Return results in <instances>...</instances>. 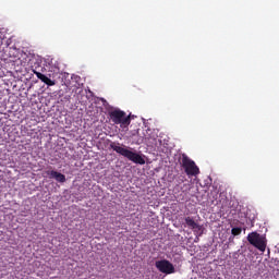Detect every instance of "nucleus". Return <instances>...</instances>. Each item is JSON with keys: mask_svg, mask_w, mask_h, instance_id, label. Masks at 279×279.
Instances as JSON below:
<instances>
[{"mask_svg": "<svg viewBox=\"0 0 279 279\" xmlns=\"http://www.w3.org/2000/svg\"><path fill=\"white\" fill-rule=\"evenodd\" d=\"M110 148L113 149V151L117 154H120V156H123V158L134 162L135 165H145V156L122 147L119 143L111 142Z\"/></svg>", "mask_w": 279, "mask_h": 279, "instance_id": "1", "label": "nucleus"}, {"mask_svg": "<svg viewBox=\"0 0 279 279\" xmlns=\"http://www.w3.org/2000/svg\"><path fill=\"white\" fill-rule=\"evenodd\" d=\"M109 119L112 121V123H114V125H120L121 128H129L132 123L130 116L120 109L110 111Z\"/></svg>", "mask_w": 279, "mask_h": 279, "instance_id": "2", "label": "nucleus"}, {"mask_svg": "<svg viewBox=\"0 0 279 279\" xmlns=\"http://www.w3.org/2000/svg\"><path fill=\"white\" fill-rule=\"evenodd\" d=\"M247 241L253 247H256V250H259V252H265L267 250V242L265 241V238L260 235V233L254 231L248 233Z\"/></svg>", "mask_w": 279, "mask_h": 279, "instance_id": "3", "label": "nucleus"}, {"mask_svg": "<svg viewBox=\"0 0 279 279\" xmlns=\"http://www.w3.org/2000/svg\"><path fill=\"white\" fill-rule=\"evenodd\" d=\"M181 166L183 167L186 175H199V168L195 165V161L186 156V154L182 155Z\"/></svg>", "mask_w": 279, "mask_h": 279, "instance_id": "4", "label": "nucleus"}, {"mask_svg": "<svg viewBox=\"0 0 279 279\" xmlns=\"http://www.w3.org/2000/svg\"><path fill=\"white\" fill-rule=\"evenodd\" d=\"M32 71L34 75H36V77L40 80V82H44V84H46V86H56V81L51 80V74H43L45 73V68H40V65L34 68L33 65Z\"/></svg>", "mask_w": 279, "mask_h": 279, "instance_id": "5", "label": "nucleus"}, {"mask_svg": "<svg viewBox=\"0 0 279 279\" xmlns=\"http://www.w3.org/2000/svg\"><path fill=\"white\" fill-rule=\"evenodd\" d=\"M155 267L161 274H166V275L175 274V267L173 266V264H171V262L167 259L157 260L155 263Z\"/></svg>", "mask_w": 279, "mask_h": 279, "instance_id": "6", "label": "nucleus"}, {"mask_svg": "<svg viewBox=\"0 0 279 279\" xmlns=\"http://www.w3.org/2000/svg\"><path fill=\"white\" fill-rule=\"evenodd\" d=\"M46 175L50 178V180H56L57 182L64 183L66 182V177L62 174L61 172L54 171V170H47Z\"/></svg>", "mask_w": 279, "mask_h": 279, "instance_id": "7", "label": "nucleus"}, {"mask_svg": "<svg viewBox=\"0 0 279 279\" xmlns=\"http://www.w3.org/2000/svg\"><path fill=\"white\" fill-rule=\"evenodd\" d=\"M185 223L192 230H197V228H199V225H197V222H195V220L191 217L185 218Z\"/></svg>", "mask_w": 279, "mask_h": 279, "instance_id": "8", "label": "nucleus"}, {"mask_svg": "<svg viewBox=\"0 0 279 279\" xmlns=\"http://www.w3.org/2000/svg\"><path fill=\"white\" fill-rule=\"evenodd\" d=\"M242 229L239 227L232 228L231 230V234H233V236H239V234H241Z\"/></svg>", "mask_w": 279, "mask_h": 279, "instance_id": "9", "label": "nucleus"}]
</instances>
